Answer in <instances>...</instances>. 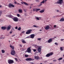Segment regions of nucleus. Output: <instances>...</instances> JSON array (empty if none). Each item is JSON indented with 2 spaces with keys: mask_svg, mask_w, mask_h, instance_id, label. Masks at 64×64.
I'll use <instances>...</instances> for the list:
<instances>
[{
  "mask_svg": "<svg viewBox=\"0 0 64 64\" xmlns=\"http://www.w3.org/2000/svg\"><path fill=\"white\" fill-rule=\"evenodd\" d=\"M63 0H58L56 2V4H59L62 5V4L63 3Z\"/></svg>",
  "mask_w": 64,
  "mask_h": 64,
  "instance_id": "f257e3e1",
  "label": "nucleus"
},
{
  "mask_svg": "<svg viewBox=\"0 0 64 64\" xmlns=\"http://www.w3.org/2000/svg\"><path fill=\"white\" fill-rule=\"evenodd\" d=\"M32 31V29L28 30H27L26 32V34H29L31 33V32Z\"/></svg>",
  "mask_w": 64,
  "mask_h": 64,
  "instance_id": "f03ea898",
  "label": "nucleus"
},
{
  "mask_svg": "<svg viewBox=\"0 0 64 64\" xmlns=\"http://www.w3.org/2000/svg\"><path fill=\"white\" fill-rule=\"evenodd\" d=\"M53 54V53L52 52H51L50 53H48L47 54L46 56V57H50V56H51V55H52Z\"/></svg>",
  "mask_w": 64,
  "mask_h": 64,
  "instance_id": "7ed1b4c3",
  "label": "nucleus"
},
{
  "mask_svg": "<svg viewBox=\"0 0 64 64\" xmlns=\"http://www.w3.org/2000/svg\"><path fill=\"white\" fill-rule=\"evenodd\" d=\"M8 63L9 64H12L14 63V61L11 60H8Z\"/></svg>",
  "mask_w": 64,
  "mask_h": 64,
  "instance_id": "20e7f679",
  "label": "nucleus"
},
{
  "mask_svg": "<svg viewBox=\"0 0 64 64\" xmlns=\"http://www.w3.org/2000/svg\"><path fill=\"white\" fill-rule=\"evenodd\" d=\"M15 51L14 50H13L11 52L10 54L11 55H12L14 56L15 54Z\"/></svg>",
  "mask_w": 64,
  "mask_h": 64,
  "instance_id": "39448f33",
  "label": "nucleus"
},
{
  "mask_svg": "<svg viewBox=\"0 0 64 64\" xmlns=\"http://www.w3.org/2000/svg\"><path fill=\"white\" fill-rule=\"evenodd\" d=\"M8 7L9 8H11V7H14L15 6L14 5H13V4H12L10 3L8 5Z\"/></svg>",
  "mask_w": 64,
  "mask_h": 64,
  "instance_id": "423d86ee",
  "label": "nucleus"
},
{
  "mask_svg": "<svg viewBox=\"0 0 64 64\" xmlns=\"http://www.w3.org/2000/svg\"><path fill=\"white\" fill-rule=\"evenodd\" d=\"M13 20L15 22H17L18 21V18L17 17H15L13 18Z\"/></svg>",
  "mask_w": 64,
  "mask_h": 64,
  "instance_id": "0eeeda50",
  "label": "nucleus"
},
{
  "mask_svg": "<svg viewBox=\"0 0 64 64\" xmlns=\"http://www.w3.org/2000/svg\"><path fill=\"white\" fill-rule=\"evenodd\" d=\"M38 52H37L38 53L39 52L41 53V48L40 47H39L38 49Z\"/></svg>",
  "mask_w": 64,
  "mask_h": 64,
  "instance_id": "6e6552de",
  "label": "nucleus"
},
{
  "mask_svg": "<svg viewBox=\"0 0 64 64\" xmlns=\"http://www.w3.org/2000/svg\"><path fill=\"white\" fill-rule=\"evenodd\" d=\"M30 38H32V39H34V37H35V34H32L30 35Z\"/></svg>",
  "mask_w": 64,
  "mask_h": 64,
  "instance_id": "1a4fd4ad",
  "label": "nucleus"
},
{
  "mask_svg": "<svg viewBox=\"0 0 64 64\" xmlns=\"http://www.w3.org/2000/svg\"><path fill=\"white\" fill-rule=\"evenodd\" d=\"M34 59H36V60H38L40 59V57L38 56H34Z\"/></svg>",
  "mask_w": 64,
  "mask_h": 64,
  "instance_id": "9d476101",
  "label": "nucleus"
},
{
  "mask_svg": "<svg viewBox=\"0 0 64 64\" xmlns=\"http://www.w3.org/2000/svg\"><path fill=\"white\" fill-rule=\"evenodd\" d=\"M26 61H32V59L31 58H28L26 59Z\"/></svg>",
  "mask_w": 64,
  "mask_h": 64,
  "instance_id": "9b49d317",
  "label": "nucleus"
},
{
  "mask_svg": "<svg viewBox=\"0 0 64 64\" xmlns=\"http://www.w3.org/2000/svg\"><path fill=\"white\" fill-rule=\"evenodd\" d=\"M11 26L10 25L9 26H8L7 28V31H9L11 29Z\"/></svg>",
  "mask_w": 64,
  "mask_h": 64,
  "instance_id": "f8f14e48",
  "label": "nucleus"
},
{
  "mask_svg": "<svg viewBox=\"0 0 64 64\" xmlns=\"http://www.w3.org/2000/svg\"><path fill=\"white\" fill-rule=\"evenodd\" d=\"M27 51H28V53H30V52H31V48H28Z\"/></svg>",
  "mask_w": 64,
  "mask_h": 64,
  "instance_id": "ddd939ff",
  "label": "nucleus"
},
{
  "mask_svg": "<svg viewBox=\"0 0 64 64\" xmlns=\"http://www.w3.org/2000/svg\"><path fill=\"white\" fill-rule=\"evenodd\" d=\"M52 39H50L48 40V42L49 43H51V42H52Z\"/></svg>",
  "mask_w": 64,
  "mask_h": 64,
  "instance_id": "4468645a",
  "label": "nucleus"
},
{
  "mask_svg": "<svg viewBox=\"0 0 64 64\" xmlns=\"http://www.w3.org/2000/svg\"><path fill=\"white\" fill-rule=\"evenodd\" d=\"M50 27L49 26H48L45 28V29L46 30H48L50 28Z\"/></svg>",
  "mask_w": 64,
  "mask_h": 64,
  "instance_id": "2eb2a0df",
  "label": "nucleus"
},
{
  "mask_svg": "<svg viewBox=\"0 0 64 64\" xmlns=\"http://www.w3.org/2000/svg\"><path fill=\"white\" fill-rule=\"evenodd\" d=\"M1 28L2 29H3V30H4V29H6L7 28V27H5V26L4 27L2 26V27Z\"/></svg>",
  "mask_w": 64,
  "mask_h": 64,
  "instance_id": "dca6fc26",
  "label": "nucleus"
},
{
  "mask_svg": "<svg viewBox=\"0 0 64 64\" xmlns=\"http://www.w3.org/2000/svg\"><path fill=\"white\" fill-rule=\"evenodd\" d=\"M22 42L24 44H25V43H26V42L24 40H22Z\"/></svg>",
  "mask_w": 64,
  "mask_h": 64,
  "instance_id": "f3484780",
  "label": "nucleus"
},
{
  "mask_svg": "<svg viewBox=\"0 0 64 64\" xmlns=\"http://www.w3.org/2000/svg\"><path fill=\"white\" fill-rule=\"evenodd\" d=\"M40 8H36L35 9V10L36 12H38V11H39L40 10Z\"/></svg>",
  "mask_w": 64,
  "mask_h": 64,
  "instance_id": "a211bd4d",
  "label": "nucleus"
},
{
  "mask_svg": "<svg viewBox=\"0 0 64 64\" xmlns=\"http://www.w3.org/2000/svg\"><path fill=\"white\" fill-rule=\"evenodd\" d=\"M10 48H11L13 50H14V46H13L10 45Z\"/></svg>",
  "mask_w": 64,
  "mask_h": 64,
  "instance_id": "6ab92c4d",
  "label": "nucleus"
},
{
  "mask_svg": "<svg viewBox=\"0 0 64 64\" xmlns=\"http://www.w3.org/2000/svg\"><path fill=\"white\" fill-rule=\"evenodd\" d=\"M45 10H41L40 11V13H42L43 12H44Z\"/></svg>",
  "mask_w": 64,
  "mask_h": 64,
  "instance_id": "aec40b11",
  "label": "nucleus"
},
{
  "mask_svg": "<svg viewBox=\"0 0 64 64\" xmlns=\"http://www.w3.org/2000/svg\"><path fill=\"white\" fill-rule=\"evenodd\" d=\"M18 12L20 13H21L22 12V10L21 9H19L18 10Z\"/></svg>",
  "mask_w": 64,
  "mask_h": 64,
  "instance_id": "412c9836",
  "label": "nucleus"
},
{
  "mask_svg": "<svg viewBox=\"0 0 64 64\" xmlns=\"http://www.w3.org/2000/svg\"><path fill=\"white\" fill-rule=\"evenodd\" d=\"M60 21H64V18H62L60 20Z\"/></svg>",
  "mask_w": 64,
  "mask_h": 64,
  "instance_id": "4be33fe9",
  "label": "nucleus"
},
{
  "mask_svg": "<svg viewBox=\"0 0 64 64\" xmlns=\"http://www.w3.org/2000/svg\"><path fill=\"white\" fill-rule=\"evenodd\" d=\"M34 46L36 48H39V46H37L36 45H35Z\"/></svg>",
  "mask_w": 64,
  "mask_h": 64,
  "instance_id": "5701e85b",
  "label": "nucleus"
},
{
  "mask_svg": "<svg viewBox=\"0 0 64 64\" xmlns=\"http://www.w3.org/2000/svg\"><path fill=\"white\" fill-rule=\"evenodd\" d=\"M8 16L9 17V18H12V16L10 15Z\"/></svg>",
  "mask_w": 64,
  "mask_h": 64,
  "instance_id": "b1692460",
  "label": "nucleus"
},
{
  "mask_svg": "<svg viewBox=\"0 0 64 64\" xmlns=\"http://www.w3.org/2000/svg\"><path fill=\"white\" fill-rule=\"evenodd\" d=\"M23 3L26 5H27L28 6V4L26 2H23Z\"/></svg>",
  "mask_w": 64,
  "mask_h": 64,
  "instance_id": "393cba45",
  "label": "nucleus"
},
{
  "mask_svg": "<svg viewBox=\"0 0 64 64\" xmlns=\"http://www.w3.org/2000/svg\"><path fill=\"white\" fill-rule=\"evenodd\" d=\"M2 53H5V51L4 50H2Z\"/></svg>",
  "mask_w": 64,
  "mask_h": 64,
  "instance_id": "a878e982",
  "label": "nucleus"
},
{
  "mask_svg": "<svg viewBox=\"0 0 64 64\" xmlns=\"http://www.w3.org/2000/svg\"><path fill=\"white\" fill-rule=\"evenodd\" d=\"M21 28L20 27H19L18 29V30L19 31H20V30H21Z\"/></svg>",
  "mask_w": 64,
  "mask_h": 64,
  "instance_id": "bb28decb",
  "label": "nucleus"
},
{
  "mask_svg": "<svg viewBox=\"0 0 64 64\" xmlns=\"http://www.w3.org/2000/svg\"><path fill=\"white\" fill-rule=\"evenodd\" d=\"M26 38H31L30 36H28L27 37H26Z\"/></svg>",
  "mask_w": 64,
  "mask_h": 64,
  "instance_id": "cd10ccee",
  "label": "nucleus"
},
{
  "mask_svg": "<svg viewBox=\"0 0 64 64\" xmlns=\"http://www.w3.org/2000/svg\"><path fill=\"white\" fill-rule=\"evenodd\" d=\"M44 2H45L44 1V0L40 2V4H41L42 3H44Z\"/></svg>",
  "mask_w": 64,
  "mask_h": 64,
  "instance_id": "c85d7f7f",
  "label": "nucleus"
},
{
  "mask_svg": "<svg viewBox=\"0 0 64 64\" xmlns=\"http://www.w3.org/2000/svg\"><path fill=\"white\" fill-rule=\"evenodd\" d=\"M63 48V47H61L60 48V49L61 51H63V48Z\"/></svg>",
  "mask_w": 64,
  "mask_h": 64,
  "instance_id": "c756f323",
  "label": "nucleus"
},
{
  "mask_svg": "<svg viewBox=\"0 0 64 64\" xmlns=\"http://www.w3.org/2000/svg\"><path fill=\"white\" fill-rule=\"evenodd\" d=\"M33 27H37V28H38V27H39L38 26H37L35 25H34Z\"/></svg>",
  "mask_w": 64,
  "mask_h": 64,
  "instance_id": "7c9ffc66",
  "label": "nucleus"
},
{
  "mask_svg": "<svg viewBox=\"0 0 64 64\" xmlns=\"http://www.w3.org/2000/svg\"><path fill=\"white\" fill-rule=\"evenodd\" d=\"M14 59L16 61H18V59H17V58H14Z\"/></svg>",
  "mask_w": 64,
  "mask_h": 64,
  "instance_id": "2f4dec72",
  "label": "nucleus"
},
{
  "mask_svg": "<svg viewBox=\"0 0 64 64\" xmlns=\"http://www.w3.org/2000/svg\"><path fill=\"white\" fill-rule=\"evenodd\" d=\"M2 11H0V16H1V15L2 14Z\"/></svg>",
  "mask_w": 64,
  "mask_h": 64,
  "instance_id": "473e14b6",
  "label": "nucleus"
},
{
  "mask_svg": "<svg viewBox=\"0 0 64 64\" xmlns=\"http://www.w3.org/2000/svg\"><path fill=\"white\" fill-rule=\"evenodd\" d=\"M62 58H60L59 59H58V60H62Z\"/></svg>",
  "mask_w": 64,
  "mask_h": 64,
  "instance_id": "72a5a7b5",
  "label": "nucleus"
},
{
  "mask_svg": "<svg viewBox=\"0 0 64 64\" xmlns=\"http://www.w3.org/2000/svg\"><path fill=\"white\" fill-rule=\"evenodd\" d=\"M25 56L26 57H28V55H25Z\"/></svg>",
  "mask_w": 64,
  "mask_h": 64,
  "instance_id": "f704fd0d",
  "label": "nucleus"
},
{
  "mask_svg": "<svg viewBox=\"0 0 64 64\" xmlns=\"http://www.w3.org/2000/svg\"><path fill=\"white\" fill-rule=\"evenodd\" d=\"M55 44L56 45V46H57V45H58V43L57 42H55Z\"/></svg>",
  "mask_w": 64,
  "mask_h": 64,
  "instance_id": "c9c22d12",
  "label": "nucleus"
},
{
  "mask_svg": "<svg viewBox=\"0 0 64 64\" xmlns=\"http://www.w3.org/2000/svg\"><path fill=\"white\" fill-rule=\"evenodd\" d=\"M36 20H39V18H38V17H37L36 18Z\"/></svg>",
  "mask_w": 64,
  "mask_h": 64,
  "instance_id": "e433bc0d",
  "label": "nucleus"
},
{
  "mask_svg": "<svg viewBox=\"0 0 64 64\" xmlns=\"http://www.w3.org/2000/svg\"><path fill=\"white\" fill-rule=\"evenodd\" d=\"M41 38H38V40H41Z\"/></svg>",
  "mask_w": 64,
  "mask_h": 64,
  "instance_id": "4c0bfd02",
  "label": "nucleus"
},
{
  "mask_svg": "<svg viewBox=\"0 0 64 64\" xmlns=\"http://www.w3.org/2000/svg\"><path fill=\"white\" fill-rule=\"evenodd\" d=\"M17 16H18V17H20V14H17Z\"/></svg>",
  "mask_w": 64,
  "mask_h": 64,
  "instance_id": "58836bf2",
  "label": "nucleus"
},
{
  "mask_svg": "<svg viewBox=\"0 0 64 64\" xmlns=\"http://www.w3.org/2000/svg\"><path fill=\"white\" fill-rule=\"evenodd\" d=\"M54 28H56V25H54Z\"/></svg>",
  "mask_w": 64,
  "mask_h": 64,
  "instance_id": "ea45409f",
  "label": "nucleus"
},
{
  "mask_svg": "<svg viewBox=\"0 0 64 64\" xmlns=\"http://www.w3.org/2000/svg\"><path fill=\"white\" fill-rule=\"evenodd\" d=\"M36 50H35V49L33 50V51H34V52H36Z\"/></svg>",
  "mask_w": 64,
  "mask_h": 64,
  "instance_id": "a19ab883",
  "label": "nucleus"
},
{
  "mask_svg": "<svg viewBox=\"0 0 64 64\" xmlns=\"http://www.w3.org/2000/svg\"><path fill=\"white\" fill-rule=\"evenodd\" d=\"M42 5V4H40L39 5V6H39V7L40 6H41V5Z\"/></svg>",
  "mask_w": 64,
  "mask_h": 64,
  "instance_id": "79ce46f5",
  "label": "nucleus"
},
{
  "mask_svg": "<svg viewBox=\"0 0 64 64\" xmlns=\"http://www.w3.org/2000/svg\"><path fill=\"white\" fill-rule=\"evenodd\" d=\"M53 61L54 62H56V61H57V60H53Z\"/></svg>",
  "mask_w": 64,
  "mask_h": 64,
  "instance_id": "37998d69",
  "label": "nucleus"
},
{
  "mask_svg": "<svg viewBox=\"0 0 64 64\" xmlns=\"http://www.w3.org/2000/svg\"><path fill=\"white\" fill-rule=\"evenodd\" d=\"M26 10H26V9H24V12H26Z\"/></svg>",
  "mask_w": 64,
  "mask_h": 64,
  "instance_id": "c03bdc74",
  "label": "nucleus"
},
{
  "mask_svg": "<svg viewBox=\"0 0 64 64\" xmlns=\"http://www.w3.org/2000/svg\"><path fill=\"white\" fill-rule=\"evenodd\" d=\"M15 28L16 29H18V27H17V26H16Z\"/></svg>",
  "mask_w": 64,
  "mask_h": 64,
  "instance_id": "a18cd8bd",
  "label": "nucleus"
},
{
  "mask_svg": "<svg viewBox=\"0 0 64 64\" xmlns=\"http://www.w3.org/2000/svg\"><path fill=\"white\" fill-rule=\"evenodd\" d=\"M20 47H22V45L21 44L20 45Z\"/></svg>",
  "mask_w": 64,
  "mask_h": 64,
  "instance_id": "49530a36",
  "label": "nucleus"
},
{
  "mask_svg": "<svg viewBox=\"0 0 64 64\" xmlns=\"http://www.w3.org/2000/svg\"><path fill=\"white\" fill-rule=\"evenodd\" d=\"M35 9H34L33 10V12H35Z\"/></svg>",
  "mask_w": 64,
  "mask_h": 64,
  "instance_id": "de8ad7c7",
  "label": "nucleus"
},
{
  "mask_svg": "<svg viewBox=\"0 0 64 64\" xmlns=\"http://www.w3.org/2000/svg\"><path fill=\"white\" fill-rule=\"evenodd\" d=\"M17 4H18V5H21L20 4H19V3H17Z\"/></svg>",
  "mask_w": 64,
  "mask_h": 64,
  "instance_id": "09e8293b",
  "label": "nucleus"
},
{
  "mask_svg": "<svg viewBox=\"0 0 64 64\" xmlns=\"http://www.w3.org/2000/svg\"><path fill=\"white\" fill-rule=\"evenodd\" d=\"M24 31H23L22 32V33H23H23H24Z\"/></svg>",
  "mask_w": 64,
  "mask_h": 64,
  "instance_id": "8fccbe9b",
  "label": "nucleus"
},
{
  "mask_svg": "<svg viewBox=\"0 0 64 64\" xmlns=\"http://www.w3.org/2000/svg\"><path fill=\"white\" fill-rule=\"evenodd\" d=\"M61 41H63V40H64V39H61Z\"/></svg>",
  "mask_w": 64,
  "mask_h": 64,
  "instance_id": "3c124183",
  "label": "nucleus"
},
{
  "mask_svg": "<svg viewBox=\"0 0 64 64\" xmlns=\"http://www.w3.org/2000/svg\"><path fill=\"white\" fill-rule=\"evenodd\" d=\"M14 3L15 4H17V2H14Z\"/></svg>",
  "mask_w": 64,
  "mask_h": 64,
  "instance_id": "603ef678",
  "label": "nucleus"
},
{
  "mask_svg": "<svg viewBox=\"0 0 64 64\" xmlns=\"http://www.w3.org/2000/svg\"><path fill=\"white\" fill-rule=\"evenodd\" d=\"M21 4H23V2H21Z\"/></svg>",
  "mask_w": 64,
  "mask_h": 64,
  "instance_id": "864d4df0",
  "label": "nucleus"
},
{
  "mask_svg": "<svg viewBox=\"0 0 64 64\" xmlns=\"http://www.w3.org/2000/svg\"><path fill=\"white\" fill-rule=\"evenodd\" d=\"M12 33V32H10V34H11V33Z\"/></svg>",
  "mask_w": 64,
  "mask_h": 64,
  "instance_id": "5fc2aeb1",
  "label": "nucleus"
},
{
  "mask_svg": "<svg viewBox=\"0 0 64 64\" xmlns=\"http://www.w3.org/2000/svg\"><path fill=\"white\" fill-rule=\"evenodd\" d=\"M56 11H57V12H59V10H57Z\"/></svg>",
  "mask_w": 64,
  "mask_h": 64,
  "instance_id": "6e6d98bb",
  "label": "nucleus"
},
{
  "mask_svg": "<svg viewBox=\"0 0 64 64\" xmlns=\"http://www.w3.org/2000/svg\"><path fill=\"white\" fill-rule=\"evenodd\" d=\"M31 64H34V63H33V62H31L30 63Z\"/></svg>",
  "mask_w": 64,
  "mask_h": 64,
  "instance_id": "4d7b16f0",
  "label": "nucleus"
},
{
  "mask_svg": "<svg viewBox=\"0 0 64 64\" xmlns=\"http://www.w3.org/2000/svg\"><path fill=\"white\" fill-rule=\"evenodd\" d=\"M1 7H2V6L0 5V8H1Z\"/></svg>",
  "mask_w": 64,
  "mask_h": 64,
  "instance_id": "13d9d810",
  "label": "nucleus"
},
{
  "mask_svg": "<svg viewBox=\"0 0 64 64\" xmlns=\"http://www.w3.org/2000/svg\"><path fill=\"white\" fill-rule=\"evenodd\" d=\"M46 1H47V0H45V2H46Z\"/></svg>",
  "mask_w": 64,
  "mask_h": 64,
  "instance_id": "bf43d9fd",
  "label": "nucleus"
},
{
  "mask_svg": "<svg viewBox=\"0 0 64 64\" xmlns=\"http://www.w3.org/2000/svg\"><path fill=\"white\" fill-rule=\"evenodd\" d=\"M15 36V35H12V37H13V36Z\"/></svg>",
  "mask_w": 64,
  "mask_h": 64,
  "instance_id": "052dcab7",
  "label": "nucleus"
},
{
  "mask_svg": "<svg viewBox=\"0 0 64 64\" xmlns=\"http://www.w3.org/2000/svg\"><path fill=\"white\" fill-rule=\"evenodd\" d=\"M31 8H31V7H30V9H31Z\"/></svg>",
  "mask_w": 64,
  "mask_h": 64,
  "instance_id": "680f3d73",
  "label": "nucleus"
},
{
  "mask_svg": "<svg viewBox=\"0 0 64 64\" xmlns=\"http://www.w3.org/2000/svg\"><path fill=\"white\" fill-rule=\"evenodd\" d=\"M56 38V37H54V38Z\"/></svg>",
  "mask_w": 64,
  "mask_h": 64,
  "instance_id": "e2e57ef3",
  "label": "nucleus"
},
{
  "mask_svg": "<svg viewBox=\"0 0 64 64\" xmlns=\"http://www.w3.org/2000/svg\"><path fill=\"white\" fill-rule=\"evenodd\" d=\"M64 14H62V15H64Z\"/></svg>",
  "mask_w": 64,
  "mask_h": 64,
  "instance_id": "0e129e2a",
  "label": "nucleus"
},
{
  "mask_svg": "<svg viewBox=\"0 0 64 64\" xmlns=\"http://www.w3.org/2000/svg\"><path fill=\"white\" fill-rule=\"evenodd\" d=\"M62 31L63 32H64V30H62Z\"/></svg>",
  "mask_w": 64,
  "mask_h": 64,
  "instance_id": "69168bd1",
  "label": "nucleus"
},
{
  "mask_svg": "<svg viewBox=\"0 0 64 64\" xmlns=\"http://www.w3.org/2000/svg\"><path fill=\"white\" fill-rule=\"evenodd\" d=\"M40 31H42V30H40Z\"/></svg>",
  "mask_w": 64,
  "mask_h": 64,
  "instance_id": "338daca9",
  "label": "nucleus"
},
{
  "mask_svg": "<svg viewBox=\"0 0 64 64\" xmlns=\"http://www.w3.org/2000/svg\"><path fill=\"white\" fill-rule=\"evenodd\" d=\"M40 64H42V63H41Z\"/></svg>",
  "mask_w": 64,
  "mask_h": 64,
  "instance_id": "774afa93",
  "label": "nucleus"
}]
</instances>
